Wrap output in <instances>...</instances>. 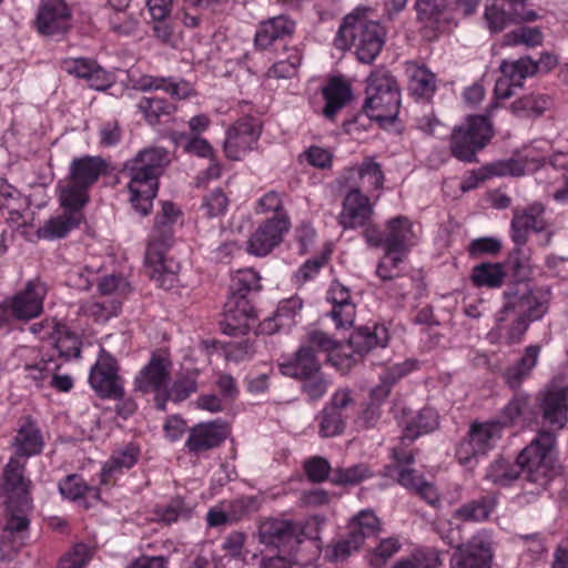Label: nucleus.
Returning a JSON list of instances; mask_svg holds the SVG:
<instances>
[{
  "instance_id": "1",
  "label": "nucleus",
  "mask_w": 568,
  "mask_h": 568,
  "mask_svg": "<svg viewBox=\"0 0 568 568\" xmlns=\"http://www.w3.org/2000/svg\"><path fill=\"white\" fill-rule=\"evenodd\" d=\"M26 462L11 457L0 477V505L4 507V524L0 537V556L12 557L29 537L28 514L32 508V481L26 477Z\"/></svg>"
},
{
  "instance_id": "2",
  "label": "nucleus",
  "mask_w": 568,
  "mask_h": 568,
  "mask_svg": "<svg viewBox=\"0 0 568 568\" xmlns=\"http://www.w3.org/2000/svg\"><path fill=\"white\" fill-rule=\"evenodd\" d=\"M555 442L552 432H539L537 437L520 452L515 463L506 459L495 460L488 469L487 477L495 484L506 486L524 471L527 480L539 487H546L552 471L551 449Z\"/></svg>"
},
{
  "instance_id": "3",
  "label": "nucleus",
  "mask_w": 568,
  "mask_h": 568,
  "mask_svg": "<svg viewBox=\"0 0 568 568\" xmlns=\"http://www.w3.org/2000/svg\"><path fill=\"white\" fill-rule=\"evenodd\" d=\"M168 163V152L162 148L145 149L125 165L130 176L128 185L130 202L142 216L152 210V201L158 193V176L161 168Z\"/></svg>"
},
{
  "instance_id": "4",
  "label": "nucleus",
  "mask_w": 568,
  "mask_h": 568,
  "mask_svg": "<svg viewBox=\"0 0 568 568\" xmlns=\"http://www.w3.org/2000/svg\"><path fill=\"white\" fill-rule=\"evenodd\" d=\"M334 43L341 50L354 45L357 59L369 64L385 43V30L378 22L349 14L344 18Z\"/></svg>"
},
{
  "instance_id": "5",
  "label": "nucleus",
  "mask_w": 568,
  "mask_h": 568,
  "mask_svg": "<svg viewBox=\"0 0 568 568\" xmlns=\"http://www.w3.org/2000/svg\"><path fill=\"white\" fill-rule=\"evenodd\" d=\"M363 110L379 123H393L398 114L400 93L396 79L385 68H377L366 80Z\"/></svg>"
},
{
  "instance_id": "6",
  "label": "nucleus",
  "mask_w": 568,
  "mask_h": 568,
  "mask_svg": "<svg viewBox=\"0 0 568 568\" xmlns=\"http://www.w3.org/2000/svg\"><path fill=\"white\" fill-rule=\"evenodd\" d=\"M106 170L105 161L100 156L84 155L72 160L68 184L60 192L61 205L83 207L88 201V190Z\"/></svg>"
},
{
  "instance_id": "7",
  "label": "nucleus",
  "mask_w": 568,
  "mask_h": 568,
  "mask_svg": "<svg viewBox=\"0 0 568 568\" xmlns=\"http://www.w3.org/2000/svg\"><path fill=\"white\" fill-rule=\"evenodd\" d=\"M493 125L485 115H470L454 128L450 136V152L459 161L476 162V153L493 138Z\"/></svg>"
},
{
  "instance_id": "8",
  "label": "nucleus",
  "mask_w": 568,
  "mask_h": 568,
  "mask_svg": "<svg viewBox=\"0 0 568 568\" xmlns=\"http://www.w3.org/2000/svg\"><path fill=\"white\" fill-rule=\"evenodd\" d=\"M337 346L336 342L326 333L312 331L307 333L304 342L300 345L294 357L278 364L282 375L301 379L321 369L317 358L318 352H331Z\"/></svg>"
},
{
  "instance_id": "9",
  "label": "nucleus",
  "mask_w": 568,
  "mask_h": 568,
  "mask_svg": "<svg viewBox=\"0 0 568 568\" xmlns=\"http://www.w3.org/2000/svg\"><path fill=\"white\" fill-rule=\"evenodd\" d=\"M446 539L448 545L457 547L450 568H489L493 541L488 531H479L465 547L459 546L462 538L458 530H452Z\"/></svg>"
},
{
  "instance_id": "10",
  "label": "nucleus",
  "mask_w": 568,
  "mask_h": 568,
  "mask_svg": "<svg viewBox=\"0 0 568 568\" xmlns=\"http://www.w3.org/2000/svg\"><path fill=\"white\" fill-rule=\"evenodd\" d=\"M257 536L266 547L292 555L302 542L303 528L288 519L267 518L260 524Z\"/></svg>"
},
{
  "instance_id": "11",
  "label": "nucleus",
  "mask_w": 568,
  "mask_h": 568,
  "mask_svg": "<svg viewBox=\"0 0 568 568\" xmlns=\"http://www.w3.org/2000/svg\"><path fill=\"white\" fill-rule=\"evenodd\" d=\"M118 371L114 357L101 349L89 376L90 385L99 396L112 399H121L124 396L122 379Z\"/></svg>"
},
{
  "instance_id": "12",
  "label": "nucleus",
  "mask_w": 568,
  "mask_h": 568,
  "mask_svg": "<svg viewBox=\"0 0 568 568\" xmlns=\"http://www.w3.org/2000/svg\"><path fill=\"white\" fill-rule=\"evenodd\" d=\"M261 130V122L255 118L237 120L226 131V139L224 141L226 156L231 160H241L256 146Z\"/></svg>"
},
{
  "instance_id": "13",
  "label": "nucleus",
  "mask_w": 568,
  "mask_h": 568,
  "mask_svg": "<svg viewBox=\"0 0 568 568\" xmlns=\"http://www.w3.org/2000/svg\"><path fill=\"white\" fill-rule=\"evenodd\" d=\"M381 531V521L376 515L368 509L362 510L354 517L348 537L337 542L333 555L336 559H344L352 551H355L364 542L365 538L373 537Z\"/></svg>"
},
{
  "instance_id": "14",
  "label": "nucleus",
  "mask_w": 568,
  "mask_h": 568,
  "mask_svg": "<svg viewBox=\"0 0 568 568\" xmlns=\"http://www.w3.org/2000/svg\"><path fill=\"white\" fill-rule=\"evenodd\" d=\"M291 227L290 219H266L247 240V253L263 257L280 245Z\"/></svg>"
},
{
  "instance_id": "15",
  "label": "nucleus",
  "mask_w": 568,
  "mask_h": 568,
  "mask_svg": "<svg viewBox=\"0 0 568 568\" xmlns=\"http://www.w3.org/2000/svg\"><path fill=\"white\" fill-rule=\"evenodd\" d=\"M254 318V308L247 296L230 292L224 304L223 332L230 335L245 334Z\"/></svg>"
},
{
  "instance_id": "16",
  "label": "nucleus",
  "mask_w": 568,
  "mask_h": 568,
  "mask_svg": "<svg viewBox=\"0 0 568 568\" xmlns=\"http://www.w3.org/2000/svg\"><path fill=\"white\" fill-rule=\"evenodd\" d=\"M227 435V424L221 419L200 423L190 429L185 446L191 453L199 455L219 447Z\"/></svg>"
},
{
  "instance_id": "17",
  "label": "nucleus",
  "mask_w": 568,
  "mask_h": 568,
  "mask_svg": "<svg viewBox=\"0 0 568 568\" xmlns=\"http://www.w3.org/2000/svg\"><path fill=\"white\" fill-rule=\"evenodd\" d=\"M71 27V12L62 0H50L37 16L38 31L48 37L63 36Z\"/></svg>"
},
{
  "instance_id": "18",
  "label": "nucleus",
  "mask_w": 568,
  "mask_h": 568,
  "mask_svg": "<svg viewBox=\"0 0 568 568\" xmlns=\"http://www.w3.org/2000/svg\"><path fill=\"white\" fill-rule=\"evenodd\" d=\"M47 288L39 281H30L26 288L16 294L8 307L18 320H30L41 314Z\"/></svg>"
},
{
  "instance_id": "19",
  "label": "nucleus",
  "mask_w": 568,
  "mask_h": 568,
  "mask_svg": "<svg viewBox=\"0 0 568 568\" xmlns=\"http://www.w3.org/2000/svg\"><path fill=\"white\" fill-rule=\"evenodd\" d=\"M545 207L541 203L529 204L525 210H515L511 220V239L521 246L528 240L529 231L540 233L546 231L547 222L544 217Z\"/></svg>"
},
{
  "instance_id": "20",
  "label": "nucleus",
  "mask_w": 568,
  "mask_h": 568,
  "mask_svg": "<svg viewBox=\"0 0 568 568\" xmlns=\"http://www.w3.org/2000/svg\"><path fill=\"white\" fill-rule=\"evenodd\" d=\"M372 214L373 207L369 199L358 189H353L343 201L338 222L344 229H356L364 226L369 221Z\"/></svg>"
},
{
  "instance_id": "21",
  "label": "nucleus",
  "mask_w": 568,
  "mask_h": 568,
  "mask_svg": "<svg viewBox=\"0 0 568 568\" xmlns=\"http://www.w3.org/2000/svg\"><path fill=\"white\" fill-rule=\"evenodd\" d=\"M61 69L70 75L85 79L94 90L102 91L111 85L110 74L98 65L94 60L68 58L61 61Z\"/></svg>"
},
{
  "instance_id": "22",
  "label": "nucleus",
  "mask_w": 568,
  "mask_h": 568,
  "mask_svg": "<svg viewBox=\"0 0 568 568\" xmlns=\"http://www.w3.org/2000/svg\"><path fill=\"white\" fill-rule=\"evenodd\" d=\"M180 213V210L173 203H163L161 213L155 217L146 248L153 246L155 251L166 252L173 243V225L176 223Z\"/></svg>"
},
{
  "instance_id": "23",
  "label": "nucleus",
  "mask_w": 568,
  "mask_h": 568,
  "mask_svg": "<svg viewBox=\"0 0 568 568\" xmlns=\"http://www.w3.org/2000/svg\"><path fill=\"white\" fill-rule=\"evenodd\" d=\"M170 372V359L154 354L149 364L136 376L135 386L142 393L159 392L166 386Z\"/></svg>"
},
{
  "instance_id": "24",
  "label": "nucleus",
  "mask_w": 568,
  "mask_h": 568,
  "mask_svg": "<svg viewBox=\"0 0 568 568\" xmlns=\"http://www.w3.org/2000/svg\"><path fill=\"white\" fill-rule=\"evenodd\" d=\"M484 19L490 32H501L511 23L534 21L537 19V13L532 10L523 7L510 6V11L506 12L505 9L497 4L487 6L484 12Z\"/></svg>"
},
{
  "instance_id": "25",
  "label": "nucleus",
  "mask_w": 568,
  "mask_h": 568,
  "mask_svg": "<svg viewBox=\"0 0 568 568\" xmlns=\"http://www.w3.org/2000/svg\"><path fill=\"white\" fill-rule=\"evenodd\" d=\"M505 304L514 310L517 315L527 318V322L538 320L547 311V305L526 286L518 287L515 292L504 293Z\"/></svg>"
},
{
  "instance_id": "26",
  "label": "nucleus",
  "mask_w": 568,
  "mask_h": 568,
  "mask_svg": "<svg viewBox=\"0 0 568 568\" xmlns=\"http://www.w3.org/2000/svg\"><path fill=\"white\" fill-rule=\"evenodd\" d=\"M62 206L64 207L63 214L48 220L43 226L38 229L37 235L39 239L55 240L64 237L82 222V207L69 205Z\"/></svg>"
},
{
  "instance_id": "27",
  "label": "nucleus",
  "mask_w": 568,
  "mask_h": 568,
  "mask_svg": "<svg viewBox=\"0 0 568 568\" xmlns=\"http://www.w3.org/2000/svg\"><path fill=\"white\" fill-rule=\"evenodd\" d=\"M135 88L142 92L162 90L174 100H184L194 94L193 88L185 80H176L172 77L142 75L136 81Z\"/></svg>"
},
{
  "instance_id": "28",
  "label": "nucleus",
  "mask_w": 568,
  "mask_h": 568,
  "mask_svg": "<svg viewBox=\"0 0 568 568\" xmlns=\"http://www.w3.org/2000/svg\"><path fill=\"white\" fill-rule=\"evenodd\" d=\"M135 88L142 92L162 90L174 100H184L194 94L193 88L185 80H176L172 77L142 75L136 81Z\"/></svg>"
},
{
  "instance_id": "29",
  "label": "nucleus",
  "mask_w": 568,
  "mask_h": 568,
  "mask_svg": "<svg viewBox=\"0 0 568 568\" xmlns=\"http://www.w3.org/2000/svg\"><path fill=\"white\" fill-rule=\"evenodd\" d=\"M295 29V22L286 16H277L262 21L254 37L255 47L265 50L274 41L291 37Z\"/></svg>"
},
{
  "instance_id": "30",
  "label": "nucleus",
  "mask_w": 568,
  "mask_h": 568,
  "mask_svg": "<svg viewBox=\"0 0 568 568\" xmlns=\"http://www.w3.org/2000/svg\"><path fill=\"white\" fill-rule=\"evenodd\" d=\"M144 262L149 276L160 287L170 290L175 285L176 272L173 270V262L165 260V252L155 251L151 246L146 248Z\"/></svg>"
},
{
  "instance_id": "31",
  "label": "nucleus",
  "mask_w": 568,
  "mask_h": 568,
  "mask_svg": "<svg viewBox=\"0 0 568 568\" xmlns=\"http://www.w3.org/2000/svg\"><path fill=\"white\" fill-rule=\"evenodd\" d=\"M542 418L552 430L562 429L568 422V394L566 388L546 394L542 404Z\"/></svg>"
},
{
  "instance_id": "32",
  "label": "nucleus",
  "mask_w": 568,
  "mask_h": 568,
  "mask_svg": "<svg viewBox=\"0 0 568 568\" xmlns=\"http://www.w3.org/2000/svg\"><path fill=\"white\" fill-rule=\"evenodd\" d=\"M412 222L405 216H396L386 224L385 248L387 252H407L414 244Z\"/></svg>"
},
{
  "instance_id": "33",
  "label": "nucleus",
  "mask_w": 568,
  "mask_h": 568,
  "mask_svg": "<svg viewBox=\"0 0 568 568\" xmlns=\"http://www.w3.org/2000/svg\"><path fill=\"white\" fill-rule=\"evenodd\" d=\"M323 95L326 104L323 114L327 119H333L352 99L351 85L342 78H333L323 89Z\"/></svg>"
},
{
  "instance_id": "34",
  "label": "nucleus",
  "mask_w": 568,
  "mask_h": 568,
  "mask_svg": "<svg viewBox=\"0 0 568 568\" xmlns=\"http://www.w3.org/2000/svg\"><path fill=\"white\" fill-rule=\"evenodd\" d=\"M539 353V346L530 345L525 348L524 355L515 364L504 371L503 377L510 388L517 389L520 387L524 379L529 376L536 366Z\"/></svg>"
},
{
  "instance_id": "35",
  "label": "nucleus",
  "mask_w": 568,
  "mask_h": 568,
  "mask_svg": "<svg viewBox=\"0 0 568 568\" xmlns=\"http://www.w3.org/2000/svg\"><path fill=\"white\" fill-rule=\"evenodd\" d=\"M496 320L497 331L500 335H504L508 344L519 343L529 325L527 318L517 315L506 304H504Z\"/></svg>"
},
{
  "instance_id": "36",
  "label": "nucleus",
  "mask_w": 568,
  "mask_h": 568,
  "mask_svg": "<svg viewBox=\"0 0 568 568\" xmlns=\"http://www.w3.org/2000/svg\"><path fill=\"white\" fill-rule=\"evenodd\" d=\"M387 342L388 333L384 326H374L373 329L367 326L359 327L349 336L351 347L359 355L366 354L377 346L384 347Z\"/></svg>"
},
{
  "instance_id": "37",
  "label": "nucleus",
  "mask_w": 568,
  "mask_h": 568,
  "mask_svg": "<svg viewBox=\"0 0 568 568\" xmlns=\"http://www.w3.org/2000/svg\"><path fill=\"white\" fill-rule=\"evenodd\" d=\"M417 21L430 30L439 28L448 9L447 0H416L414 4Z\"/></svg>"
},
{
  "instance_id": "38",
  "label": "nucleus",
  "mask_w": 568,
  "mask_h": 568,
  "mask_svg": "<svg viewBox=\"0 0 568 568\" xmlns=\"http://www.w3.org/2000/svg\"><path fill=\"white\" fill-rule=\"evenodd\" d=\"M503 425L499 422L475 423L468 433L469 439L475 444L477 452L486 455L494 443L500 438Z\"/></svg>"
},
{
  "instance_id": "39",
  "label": "nucleus",
  "mask_w": 568,
  "mask_h": 568,
  "mask_svg": "<svg viewBox=\"0 0 568 568\" xmlns=\"http://www.w3.org/2000/svg\"><path fill=\"white\" fill-rule=\"evenodd\" d=\"M412 94L418 98L429 99L436 90V78L428 69L417 64H409L407 68Z\"/></svg>"
},
{
  "instance_id": "40",
  "label": "nucleus",
  "mask_w": 568,
  "mask_h": 568,
  "mask_svg": "<svg viewBox=\"0 0 568 568\" xmlns=\"http://www.w3.org/2000/svg\"><path fill=\"white\" fill-rule=\"evenodd\" d=\"M13 445L17 448V456L22 460V457H30L39 454L42 449V437L39 429L34 424L28 423L20 427L17 436L14 437Z\"/></svg>"
},
{
  "instance_id": "41",
  "label": "nucleus",
  "mask_w": 568,
  "mask_h": 568,
  "mask_svg": "<svg viewBox=\"0 0 568 568\" xmlns=\"http://www.w3.org/2000/svg\"><path fill=\"white\" fill-rule=\"evenodd\" d=\"M138 454L139 450L134 446H126L124 449L114 452L102 468L101 484L106 485L113 475L130 469L138 462Z\"/></svg>"
},
{
  "instance_id": "42",
  "label": "nucleus",
  "mask_w": 568,
  "mask_h": 568,
  "mask_svg": "<svg viewBox=\"0 0 568 568\" xmlns=\"http://www.w3.org/2000/svg\"><path fill=\"white\" fill-rule=\"evenodd\" d=\"M506 272L500 263H481L473 267L470 280L477 287L496 288L505 281Z\"/></svg>"
},
{
  "instance_id": "43",
  "label": "nucleus",
  "mask_w": 568,
  "mask_h": 568,
  "mask_svg": "<svg viewBox=\"0 0 568 568\" xmlns=\"http://www.w3.org/2000/svg\"><path fill=\"white\" fill-rule=\"evenodd\" d=\"M302 300L296 296L282 301L274 317L268 318L265 323L268 333H274L281 328H290L294 324V318L302 310Z\"/></svg>"
},
{
  "instance_id": "44",
  "label": "nucleus",
  "mask_w": 568,
  "mask_h": 568,
  "mask_svg": "<svg viewBox=\"0 0 568 568\" xmlns=\"http://www.w3.org/2000/svg\"><path fill=\"white\" fill-rule=\"evenodd\" d=\"M499 69L518 88L523 85L526 78L534 77L539 72V65L530 57H521L515 61L504 60Z\"/></svg>"
},
{
  "instance_id": "45",
  "label": "nucleus",
  "mask_w": 568,
  "mask_h": 568,
  "mask_svg": "<svg viewBox=\"0 0 568 568\" xmlns=\"http://www.w3.org/2000/svg\"><path fill=\"white\" fill-rule=\"evenodd\" d=\"M197 390L196 378L192 375H184L178 377L170 388L165 389L164 395L158 394L155 396L156 407L161 410L165 409V402L172 399L174 402H182L191 394Z\"/></svg>"
},
{
  "instance_id": "46",
  "label": "nucleus",
  "mask_w": 568,
  "mask_h": 568,
  "mask_svg": "<svg viewBox=\"0 0 568 568\" xmlns=\"http://www.w3.org/2000/svg\"><path fill=\"white\" fill-rule=\"evenodd\" d=\"M495 503L489 497L468 501L453 513V518L459 521H480L489 517Z\"/></svg>"
},
{
  "instance_id": "47",
  "label": "nucleus",
  "mask_w": 568,
  "mask_h": 568,
  "mask_svg": "<svg viewBox=\"0 0 568 568\" xmlns=\"http://www.w3.org/2000/svg\"><path fill=\"white\" fill-rule=\"evenodd\" d=\"M52 344L60 357L64 359L77 358L80 356L81 342L77 334L71 332L65 325L60 324L52 336Z\"/></svg>"
},
{
  "instance_id": "48",
  "label": "nucleus",
  "mask_w": 568,
  "mask_h": 568,
  "mask_svg": "<svg viewBox=\"0 0 568 568\" xmlns=\"http://www.w3.org/2000/svg\"><path fill=\"white\" fill-rule=\"evenodd\" d=\"M438 426V416L433 408H423L414 418V420L406 425L403 432V443L405 440L414 442L418 436L434 430Z\"/></svg>"
},
{
  "instance_id": "49",
  "label": "nucleus",
  "mask_w": 568,
  "mask_h": 568,
  "mask_svg": "<svg viewBox=\"0 0 568 568\" xmlns=\"http://www.w3.org/2000/svg\"><path fill=\"white\" fill-rule=\"evenodd\" d=\"M550 105V100L545 95H526L515 100L510 104L513 114L519 118L541 115Z\"/></svg>"
},
{
  "instance_id": "50",
  "label": "nucleus",
  "mask_w": 568,
  "mask_h": 568,
  "mask_svg": "<svg viewBox=\"0 0 568 568\" xmlns=\"http://www.w3.org/2000/svg\"><path fill=\"white\" fill-rule=\"evenodd\" d=\"M138 109L143 113L144 119L150 124H156L162 115H170L174 112L175 106L165 99L158 97H143Z\"/></svg>"
},
{
  "instance_id": "51",
  "label": "nucleus",
  "mask_w": 568,
  "mask_h": 568,
  "mask_svg": "<svg viewBox=\"0 0 568 568\" xmlns=\"http://www.w3.org/2000/svg\"><path fill=\"white\" fill-rule=\"evenodd\" d=\"M260 290L261 277L253 268L239 270L232 275L230 292L247 296V293Z\"/></svg>"
},
{
  "instance_id": "52",
  "label": "nucleus",
  "mask_w": 568,
  "mask_h": 568,
  "mask_svg": "<svg viewBox=\"0 0 568 568\" xmlns=\"http://www.w3.org/2000/svg\"><path fill=\"white\" fill-rule=\"evenodd\" d=\"M302 382L301 389L311 400H317L322 398L329 385V378L322 372V368L317 373H312L300 379Z\"/></svg>"
},
{
  "instance_id": "53",
  "label": "nucleus",
  "mask_w": 568,
  "mask_h": 568,
  "mask_svg": "<svg viewBox=\"0 0 568 568\" xmlns=\"http://www.w3.org/2000/svg\"><path fill=\"white\" fill-rule=\"evenodd\" d=\"M440 552L435 549L418 550L408 559L397 561L392 568H437Z\"/></svg>"
},
{
  "instance_id": "54",
  "label": "nucleus",
  "mask_w": 568,
  "mask_h": 568,
  "mask_svg": "<svg viewBox=\"0 0 568 568\" xmlns=\"http://www.w3.org/2000/svg\"><path fill=\"white\" fill-rule=\"evenodd\" d=\"M28 201L6 179H0V210H27Z\"/></svg>"
},
{
  "instance_id": "55",
  "label": "nucleus",
  "mask_w": 568,
  "mask_h": 568,
  "mask_svg": "<svg viewBox=\"0 0 568 568\" xmlns=\"http://www.w3.org/2000/svg\"><path fill=\"white\" fill-rule=\"evenodd\" d=\"M255 211L257 214L273 213L271 219H290L284 210L283 196L276 191L265 193L258 200Z\"/></svg>"
},
{
  "instance_id": "56",
  "label": "nucleus",
  "mask_w": 568,
  "mask_h": 568,
  "mask_svg": "<svg viewBox=\"0 0 568 568\" xmlns=\"http://www.w3.org/2000/svg\"><path fill=\"white\" fill-rule=\"evenodd\" d=\"M505 44L536 47L542 42V33L538 28L521 27L505 34Z\"/></svg>"
},
{
  "instance_id": "57",
  "label": "nucleus",
  "mask_w": 568,
  "mask_h": 568,
  "mask_svg": "<svg viewBox=\"0 0 568 568\" xmlns=\"http://www.w3.org/2000/svg\"><path fill=\"white\" fill-rule=\"evenodd\" d=\"M371 476L369 468L365 464H358L348 468L335 469L332 481L335 485H355Z\"/></svg>"
},
{
  "instance_id": "58",
  "label": "nucleus",
  "mask_w": 568,
  "mask_h": 568,
  "mask_svg": "<svg viewBox=\"0 0 568 568\" xmlns=\"http://www.w3.org/2000/svg\"><path fill=\"white\" fill-rule=\"evenodd\" d=\"M345 427V420L342 412L325 407L322 412L320 423V433L323 437H333L339 435Z\"/></svg>"
},
{
  "instance_id": "59",
  "label": "nucleus",
  "mask_w": 568,
  "mask_h": 568,
  "mask_svg": "<svg viewBox=\"0 0 568 568\" xmlns=\"http://www.w3.org/2000/svg\"><path fill=\"white\" fill-rule=\"evenodd\" d=\"M358 178L364 187L376 190L382 186L384 175L378 163L366 159L357 170Z\"/></svg>"
},
{
  "instance_id": "60",
  "label": "nucleus",
  "mask_w": 568,
  "mask_h": 568,
  "mask_svg": "<svg viewBox=\"0 0 568 568\" xmlns=\"http://www.w3.org/2000/svg\"><path fill=\"white\" fill-rule=\"evenodd\" d=\"M399 549L400 542L396 538H385L381 540L371 554L369 562L376 568H382Z\"/></svg>"
},
{
  "instance_id": "61",
  "label": "nucleus",
  "mask_w": 568,
  "mask_h": 568,
  "mask_svg": "<svg viewBox=\"0 0 568 568\" xmlns=\"http://www.w3.org/2000/svg\"><path fill=\"white\" fill-rule=\"evenodd\" d=\"M383 475L395 479L403 487L413 490L419 481L424 480L423 476L418 475L415 469L409 467H400L397 469V466H385Z\"/></svg>"
},
{
  "instance_id": "62",
  "label": "nucleus",
  "mask_w": 568,
  "mask_h": 568,
  "mask_svg": "<svg viewBox=\"0 0 568 568\" xmlns=\"http://www.w3.org/2000/svg\"><path fill=\"white\" fill-rule=\"evenodd\" d=\"M229 199L221 189L212 191L206 195L201 205V211L206 217H216L223 215L227 209Z\"/></svg>"
},
{
  "instance_id": "63",
  "label": "nucleus",
  "mask_w": 568,
  "mask_h": 568,
  "mask_svg": "<svg viewBox=\"0 0 568 568\" xmlns=\"http://www.w3.org/2000/svg\"><path fill=\"white\" fill-rule=\"evenodd\" d=\"M121 308V304L115 301L108 303L87 302L81 306V311L93 317L95 321H108L111 316H115Z\"/></svg>"
},
{
  "instance_id": "64",
  "label": "nucleus",
  "mask_w": 568,
  "mask_h": 568,
  "mask_svg": "<svg viewBox=\"0 0 568 568\" xmlns=\"http://www.w3.org/2000/svg\"><path fill=\"white\" fill-rule=\"evenodd\" d=\"M406 252H387L377 265L376 273L383 281H389L399 275L398 265L403 262Z\"/></svg>"
}]
</instances>
